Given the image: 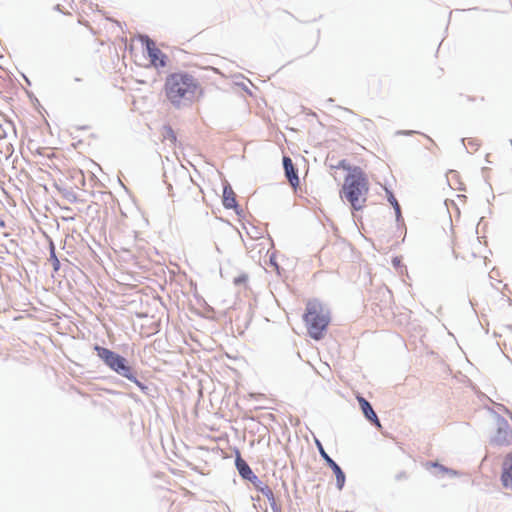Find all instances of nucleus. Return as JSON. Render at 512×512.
<instances>
[{"label":"nucleus","mask_w":512,"mask_h":512,"mask_svg":"<svg viewBox=\"0 0 512 512\" xmlns=\"http://www.w3.org/2000/svg\"><path fill=\"white\" fill-rule=\"evenodd\" d=\"M163 90L167 100L176 107L192 103L204 94L199 80L193 74L185 71L168 74Z\"/></svg>","instance_id":"1"},{"label":"nucleus","mask_w":512,"mask_h":512,"mask_svg":"<svg viewBox=\"0 0 512 512\" xmlns=\"http://www.w3.org/2000/svg\"><path fill=\"white\" fill-rule=\"evenodd\" d=\"M368 194L369 180L362 169H355L353 174L345 176L340 196L353 210L359 211L366 206Z\"/></svg>","instance_id":"2"},{"label":"nucleus","mask_w":512,"mask_h":512,"mask_svg":"<svg viewBox=\"0 0 512 512\" xmlns=\"http://www.w3.org/2000/svg\"><path fill=\"white\" fill-rule=\"evenodd\" d=\"M304 321L309 335L313 339L319 340L323 337L330 322V317L323 306L318 301L313 300L307 303Z\"/></svg>","instance_id":"3"},{"label":"nucleus","mask_w":512,"mask_h":512,"mask_svg":"<svg viewBox=\"0 0 512 512\" xmlns=\"http://www.w3.org/2000/svg\"><path fill=\"white\" fill-rule=\"evenodd\" d=\"M94 349L97 352V355L104 361V363L111 370L127 378L128 380L134 382L140 388H144L141 382H139L137 378L134 376L132 367L127 364V361L124 357L107 348L98 345H96Z\"/></svg>","instance_id":"4"},{"label":"nucleus","mask_w":512,"mask_h":512,"mask_svg":"<svg viewBox=\"0 0 512 512\" xmlns=\"http://www.w3.org/2000/svg\"><path fill=\"white\" fill-rule=\"evenodd\" d=\"M455 243H459V245L455 248L456 256H460L463 259L476 258L481 256L483 252L482 241L478 236H472L467 239H460Z\"/></svg>","instance_id":"5"},{"label":"nucleus","mask_w":512,"mask_h":512,"mask_svg":"<svg viewBox=\"0 0 512 512\" xmlns=\"http://www.w3.org/2000/svg\"><path fill=\"white\" fill-rule=\"evenodd\" d=\"M146 50L150 59V63L156 69L164 68L167 66L168 57L164 54L149 38H146Z\"/></svg>","instance_id":"6"},{"label":"nucleus","mask_w":512,"mask_h":512,"mask_svg":"<svg viewBox=\"0 0 512 512\" xmlns=\"http://www.w3.org/2000/svg\"><path fill=\"white\" fill-rule=\"evenodd\" d=\"M512 441V430L505 420H501L498 424L497 432L493 437V443L498 446L510 444Z\"/></svg>","instance_id":"7"},{"label":"nucleus","mask_w":512,"mask_h":512,"mask_svg":"<svg viewBox=\"0 0 512 512\" xmlns=\"http://www.w3.org/2000/svg\"><path fill=\"white\" fill-rule=\"evenodd\" d=\"M317 445H318L319 452H320L321 456L324 458V460L327 462V464L333 470V472L336 476V485H337L338 489L341 490L345 484V474L343 473V471L341 470L339 465L332 458H330L329 455L325 452V450L323 449V447L319 441H317Z\"/></svg>","instance_id":"8"},{"label":"nucleus","mask_w":512,"mask_h":512,"mask_svg":"<svg viewBox=\"0 0 512 512\" xmlns=\"http://www.w3.org/2000/svg\"><path fill=\"white\" fill-rule=\"evenodd\" d=\"M199 198L203 199L202 191L191 180H187L181 193V200L189 205L191 200L197 201Z\"/></svg>","instance_id":"9"},{"label":"nucleus","mask_w":512,"mask_h":512,"mask_svg":"<svg viewBox=\"0 0 512 512\" xmlns=\"http://www.w3.org/2000/svg\"><path fill=\"white\" fill-rule=\"evenodd\" d=\"M501 482L505 488H512V453L503 460Z\"/></svg>","instance_id":"10"},{"label":"nucleus","mask_w":512,"mask_h":512,"mask_svg":"<svg viewBox=\"0 0 512 512\" xmlns=\"http://www.w3.org/2000/svg\"><path fill=\"white\" fill-rule=\"evenodd\" d=\"M283 166L289 183L292 187L296 188L299 185V177L290 157H283Z\"/></svg>","instance_id":"11"},{"label":"nucleus","mask_w":512,"mask_h":512,"mask_svg":"<svg viewBox=\"0 0 512 512\" xmlns=\"http://www.w3.org/2000/svg\"><path fill=\"white\" fill-rule=\"evenodd\" d=\"M357 400H358V403H359L365 417L369 421L374 423L377 427H381L380 421H379L376 413L374 412L372 406L370 405V403L362 396H358Z\"/></svg>","instance_id":"12"},{"label":"nucleus","mask_w":512,"mask_h":512,"mask_svg":"<svg viewBox=\"0 0 512 512\" xmlns=\"http://www.w3.org/2000/svg\"><path fill=\"white\" fill-rule=\"evenodd\" d=\"M235 465L239 472V474L244 478L250 480L252 477L256 478L251 470L250 466L246 463V461L241 457L240 453L237 452V456L235 459Z\"/></svg>","instance_id":"13"},{"label":"nucleus","mask_w":512,"mask_h":512,"mask_svg":"<svg viewBox=\"0 0 512 512\" xmlns=\"http://www.w3.org/2000/svg\"><path fill=\"white\" fill-rule=\"evenodd\" d=\"M223 205L226 209H237L238 204L236 200V194L231 188V186L227 185L223 189Z\"/></svg>","instance_id":"14"},{"label":"nucleus","mask_w":512,"mask_h":512,"mask_svg":"<svg viewBox=\"0 0 512 512\" xmlns=\"http://www.w3.org/2000/svg\"><path fill=\"white\" fill-rule=\"evenodd\" d=\"M426 467L427 468H431V467L437 468L438 469V473L441 474V475H449V476H456L457 475L456 471H454L452 469H449L447 467H444L443 465H440L438 463L429 462V463L426 464Z\"/></svg>","instance_id":"15"},{"label":"nucleus","mask_w":512,"mask_h":512,"mask_svg":"<svg viewBox=\"0 0 512 512\" xmlns=\"http://www.w3.org/2000/svg\"><path fill=\"white\" fill-rule=\"evenodd\" d=\"M336 169H343L348 172L347 175H351L354 173L355 169H361L359 166H351L347 160H341L338 162V164L334 167Z\"/></svg>","instance_id":"16"},{"label":"nucleus","mask_w":512,"mask_h":512,"mask_svg":"<svg viewBox=\"0 0 512 512\" xmlns=\"http://www.w3.org/2000/svg\"><path fill=\"white\" fill-rule=\"evenodd\" d=\"M261 493L269 500H274V494L271 488L267 485L260 488Z\"/></svg>","instance_id":"17"},{"label":"nucleus","mask_w":512,"mask_h":512,"mask_svg":"<svg viewBox=\"0 0 512 512\" xmlns=\"http://www.w3.org/2000/svg\"><path fill=\"white\" fill-rule=\"evenodd\" d=\"M388 200L391 203V205L395 208L396 213L399 214L400 206H399L398 201L396 200V198L394 197V195L392 193L389 194Z\"/></svg>","instance_id":"18"},{"label":"nucleus","mask_w":512,"mask_h":512,"mask_svg":"<svg viewBox=\"0 0 512 512\" xmlns=\"http://www.w3.org/2000/svg\"><path fill=\"white\" fill-rule=\"evenodd\" d=\"M5 227V222L4 220L0 217V228H4Z\"/></svg>","instance_id":"19"},{"label":"nucleus","mask_w":512,"mask_h":512,"mask_svg":"<svg viewBox=\"0 0 512 512\" xmlns=\"http://www.w3.org/2000/svg\"><path fill=\"white\" fill-rule=\"evenodd\" d=\"M54 265V269L58 270L59 261L57 259H55Z\"/></svg>","instance_id":"20"}]
</instances>
